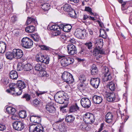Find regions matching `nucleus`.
I'll use <instances>...</instances> for the list:
<instances>
[{"label":"nucleus","instance_id":"nucleus-48","mask_svg":"<svg viewBox=\"0 0 132 132\" xmlns=\"http://www.w3.org/2000/svg\"><path fill=\"white\" fill-rule=\"evenodd\" d=\"M85 11L89 12L91 15L94 14V13L92 12V9L89 7H85Z\"/></svg>","mask_w":132,"mask_h":132},{"label":"nucleus","instance_id":"nucleus-33","mask_svg":"<svg viewBox=\"0 0 132 132\" xmlns=\"http://www.w3.org/2000/svg\"><path fill=\"white\" fill-rule=\"evenodd\" d=\"M41 8L44 11H47L50 8V5L47 3L42 4Z\"/></svg>","mask_w":132,"mask_h":132},{"label":"nucleus","instance_id":"nucleus-17","mask_svg":"<svg viewBox=\"0 0 132 132\" xmlns=\"http://www.w3.org/2000/svg\"><path fill=\"white\" fill-rule=\"evenodd\" d=\"M100 82V79L98 78H91L90 80L91 85L93 87L96 88H97L98 87Z\"/></svg>","mask_w":132,"mask_h":132},{"label":"nucleus","instance_id":"nucleus-3","mask_svg":"<svg viewBox=\"0 0 132 132\" xmlns=\"http://www.w3.org/2000/svg\"><path fill=\"white\" fill-rule=\"evenodd\" d=\"M21 45L25 48H30L33 45L32 40L27 37H24L21 40Z\"/></svg>","mask_w":132,"mask_h":132},{"label":"nucleus","instance_id":"nucleus-6","mask_svg":"<svg viewBox=\"0 0 132 132\" xmlns=\"http://www.w3.org/2000/svg\"><path fill=\"white\" fill-rule=\"evenodd\" d=\"M62 78L64 81L68 84H71L74 81L73 76L70 73L64 72L62 76Z\"/></svg>","mask_w":132,"mask_h":132},{"label":"nucleus","instance_id":"nucleus-41","mask_svg":"<svg viewBox=\"0 0 132 132\" xmlns=\"http://www.w3.org/2000/svg\"><path fill=\"white\" fill-rule=\"evenodd\" d=\"M22 98H24L27 101H29L31 99L30 95L28 94L25 93L21 97Z\"/></svg>","mask_w":132,"mask_h":132},{"label":"nucleus","instance_id":"nucleus-25","mask_svg":"<svg viewBox=\"0 0 132 132\" xmlns=\"http://www.w3.org/2000/svg\"><path fill=\"white\" fill-rule=\"evenodd\" d=\"M24 69L25 71L31 72L33 70V67L30 64L27 63L24 65Z\"/></svg>","mask_w":132,"mask_h":132},{"label":"nucleus","instance_id":"nucleus-35","mask_svg":"<svg viewBox=\"0 0 132 132\" xmlns=\"http://www.w3.org/2000/svg\"><path fill=\"white\" fill-rule=\"evenodd\" d=\"M50 29L51 30H53L54 31H59L61 30L60 26H59L57 25H52L50 28Z\"/></svg>","mask_w":132,"mask_h":132},{"label":"nucleus","instance_id":"nucleus-5","mask_svg":"<svg viewBox=\"0 0 132 132\" xmlns=\"http://www.w3.org/2000/svg\"><path fill=\"white\" fill-rule=\"evenodd\" d=\"M83 121L86 123L91 124L95 121V118L93 114L89 113H86L83 116Z\"/></svg>","mask_w":132,"mask_h":132},{"label":"nucleus","instance_id":"nucleus-11","mask_svg":"<svg viewBox=\"0 0 132 132\" xmlns=\"http://www.w3.org/2000/svg\"><path fill=\"white\" fill-rule=\"evenodd\" d=\"M104 96L106 98L107 100L109 102L114 101L115 99V95L113 93H109L105 91Z\"/></svg>","mask_w":132,"mask_h":132},{"label":"nucleus","instance_id":"nucleus-2","mask_svg":"<svg viewBox=\"0 0 132 132\" xmlns=\"http://www.w3.org/2000/svg\"><path fill=\"white\" fill-rule=\"evenodd\" d=\"M64 92L60 91L57 92L55 95L54 98L55 101L60 104L66 103L68 100V98H66L64 95Z\"/></svg>","mask_w":132,"mask_h":132},{"label":"nucleus","instance_id":"nucleus-24","mask_svg":"<svg viewBox=\"0 0 132 132\" xmlns=\"http://www.w3.org/2000/svg\"><path fill=\"white\" fill-rule=\"evenodd\" d=\"M10 77L13 79H16L18 77V75L17 72L15 70L11 71L10 72Z\"/></svg>","mask_w":132,"mask_h":132},{"label":"nucleus","instance_id":"nucleus-8","mask_svg":"<svg viewBox=\"0 0 132 132\" xmlns=\"http://www.w3.org/2000/svg\"><path fill=\"white\" fill-rule=\"evenodd\" d=\"M80 104L82 106L83 108L88 109L91 106V102L88 98L84 97L81 99Z\"/></svg>","mask_w":132,"mask_h":132},{"label":"nucleus","instance_id":"nucleus-45","mask_svg":"<svg viewBox=\"0 0 132 132\" xmlns=\"http://www.w3.org/2000/svg\"><path fill=\"white\" fill-rule=\"evenodd\" d=\"M39 47L43 50H45L46 51L51 50V48L50 47L46 45H40L39 46Z\"/></svg>","mask_w":132,"mask_h":132},{"label":"nucleus","instance_id":"nucleus-22","mask_svg":"<svg viewBox=\"0 0 132 132\" xmlns=\"http://www.w3.org/2000/svg\"><path fill=\"white\" fill-rule=\"evenodd\" d=\"M45 68V67L44 64H37L35 65L34 69L37 71H43Z\"/></svg>","mask_w":132,"mask_h":132},{"label":"nucleus","instance_id":"nucleus-30","mask_svg":"<svg viewBox=\"0 0 132 132\" xmlns=\"http://www.w3.org/2000/svg\"><path fill=\"white\" fill-rule=\"evenodd\" d=\"M44 55L42 53L37 54L36 56V60L37 62L42 63V60L44 58Z\"/></svg>","mask_w":132,"mask_h":132},{"label":"nucleus","instance_id":"nucleus-60","mask_svg":"<svg viewBox=\"0 0 132 132\" xmlns=\"http://www.w3.org/2000/svg\"><path fill=\"white\" fill-rule=\"evenodd\" d=\"M33 103L34 105H37L39 104V101L36 99L33 101Z\"/></svg>","mask_w":132,"mask_h":132},{"label":"nucleus","instance_id":"nucleus-9","mask_svg":"<svg viewBox=\"0 0 132 132\" xmlns=\"http://www.w3.org/2000/svg\"><path fill=\"white\" fill-rule=\"evenodd\" d=\"M75 117L72 115H69L65 117V121L69 125L75 126L76 124L74 121Z\"/></svg>","mask_w":132,"mask_h":132},{"label":"nucleus","instance_id":"nucleus-51","mask_svg":"<svg viewBox=\"0 0 132 132\" xmlns=\"http://www.w3.org/2000/svg\"><path fill=\"white\" fill-rule=\"evenodd\" d=\"M17 69L18 70L20 71L23 69L22 65L21 62H19L18 63L17 67Z\"/></svg>","mask_w":132,"mask_h":132},{"label":"nucleus","instance_id":"nucleus-42","mask_svg":"<svg viewBox=\"0 0 132 132\" xmlns=\"http://www.w3.org/2000/svg\"><path fill=\"white\" fill-rule=\"evenodd\" d=\"M121 4V10L124 11L126 10V8L125 7V6L127 3V2H123V0H117Z\"/></svg>","mask_w":132,"mask_h":132},{"label":"nucleus","instance_id":"nucleus-44","mask_svg":"<svg viewBox=\"0 0 132 132\" xmlns=\"http://www.w3.org/2000/svg\"><path fill=\"white\" fill-rule=\"evenodd\" d=\"M69 12V15L70 17L74 18H76V13L75 11L73 9H72V11H71Z\"/></svg>","mask_w":132,"mask_h":132},{"label":"nucleus","instance_id":"nucleus-49","mask_svg":"<svg viewBox=\"0 0 132 132\" xmlns=\"http://www.w3.org/2000/svg\"><path fill=\"white\" fill-rule=\"evenodd\" d=\"M85 45L86 46V47H87V48L89 50L92 48V43L90 42L85 43Z\"/></svg>","mask_w":132,"mask_h":132},{"label":"nucleus","instance_id":"nucleus-37","mask_svg":"<svg viewBox=\"0 0 132 132\" xmlns=\"http://www.w3.org/2000/svg\"><path fill=\"white\" fill-rule=\"evenodd\" d=\"M19 115V117L21 118H24L27 116L26 112L24 110L20 112Z\"/></svg>","mask_w":132,"mask_h":132},{"label":"nucleus","instance_id":"nucleus-57","mask_svg":"<svg viewBox=\"0 0 132 132\" xmlns=\"http://www.w3.org/2000/svg\"><path fill=\"white\" fill-rule=\"evenodd\" d=\"M6 129V127L5 125L0 124V131H3Z\"/></svg>","mask_w":132,"mask_h":132},{"label":"nucleus","instance_id":"nucleus-12","mask_svg":"<svg viewBox=\"0 0 132 132\" xmlns=\"http://www.w3.org/2000/svg\"><path fill=\"white\" fill-rule=\"evenodd\" d=\"M13 53L14 55L15 59H16L21 58L23 55L22 51L19 49L14 48L13 49Z\"/></svg>","mask_w":132,"mask_h":132},{"label":"nucleus","instance_id":"nucleus-52","mask_svg":"<svg viewBox=\"0 0 132 132\" xmlns=\"http://www.w3.org/2000/svg\"><path fill=\"white\" fill-rule=\"evenodd\" d=\"M59 37L60 39L62 40H67L66 36L64 34L61 33Z\"/></svg>","mask_w":132,"mask_h":132},{"label":"nucleus","instance_id":"nucleus-10","mask_svg":"<svg viewBox=\"0 0 132 132\" xmlns=\"http://www.w3.org/2000/svg\"><path fill=\"white\" fill-rule=\"evenodd\" d=\"M85 29L81 30L78 29L76 30L74 33V35L76 37L79 39H84L86 34Z\"/></svg>","mask_w":132,"mask_h":132},{"label":"nucleus","instance_id":"nucleus-36","mask_svg":"<svg viewBox=\"0 0 132 132\" xmlns=\"http://www.w3.org/2000/svg\"><path fill=\"white\" fill-rule=\"evenodd\" d=\"M44 58L42 60V63H43L46 64H48L49 63L50 58L47 55H44Z\"/></svg>","mask_w":132,"mask_h":132},{"label":"nucleus","instance_id":"nucleus-14","mask_svg":"<svg viewBox=\"0 0 132 132\" xmlns=\"http://www.w3.org/2000/svg\"><path fill=\"white\" fill-rule=\"evenodd\" d=\"M46 109L49 113H55L56 109L53 103L51 102L48 103L46 105Z\"/></svg>","mask_w":132,"mask_h":132},{"label":"nucleus","instance_id":"nucleus-27","mask_svg":"<svg viewBox=\"0 0 132 132\" xmlns=\"http://www.w3.org/2000/svg\"><path fill=\"white\" fill-rule=\"evenodd\" d=\"M6 112L8 113L14 114L16 112L15 109L11 107H8L6 108Z\"/></svg>","mask_w":132,"mask_h":132},{"label":"nucleus","instance_id":"nucleus-31","mask_svg":"<svg viewBox=\"0 0 132 132\" xmlns=\"http://www.w3.org/2000/svg\"><path fill=\"white\" fill-rule=\"evenodd\" d=\"M35 29V27L33 26H30L26 27L25 29V31L28 33L32 32L34 31Z\"/></svg>","mask_w":132,"mask_h":132},{"label":"nucleus","instance_id":"nucleus-23","mask_svg":"<svg viewBox=\"0 0 132 132\" xmlns=\"http://www.w3.org/2000/svg\"><path fill=\"white\" fill-rule=\"evenodd\" d=\"M6 47L5 42L1 41L0 42V53H3L5 52Z\"/></svg>","mask_w":132,"mask_h":132},{"label":"nucleus","instance_id":"nucleus-47","mask_svg":"<svg viewBox=\"0 0 132 132\" xmlns=\"http://www.w3.org/2000/svg\"><path fill=\"white\" fill-rule=\"evenodd\" d=\"M68 65L72 64L74 61V60L73 59L69 57L65 58Z\"/></svg>","mask_w":132,"mask_h":132},{"label":"nucleus","instance_id":"nucleus-16","mask_svg":"<svg viewBox=\"0 0 132 132\" xmlns=\"http://www.w3.org/2000/svg\"><path fill=\"white\" fill-rule=\"evenodd\" d=\"M70 112L77 113L79 111V108L76 103L73 104L70 106L69 109Z\"/></svg>","mask_w":132,"mask_h":132},{"label":"nucleus","instance_id":"nucleus-19","mask_svg":"<svg viewBox=\"0 0 132 132\" xmlns=\"http://www.w3.org/2000/svg\"><path fill=\"white\" fill-rule=\"evenodd\" d=\"M92 99L93 102L96 104H100L103 100V98L101 96L97 95L94 96L92 97Z\"/></svg>","mask_w":132,"mask_h":132},{"label":"nucleus","instance_id":"nucleus-56","mask_svg":"<svg viewBox=\"0 0 132 132\" xmlns=\"http://www.w3.org/2000/svg\"><path fill=\"white\" fill-rule=\"evenodd\" d=\"M22 92V90L21 89H18L17 90L16 89V91L14 92V93L13 95L16 93L17 95H19L21 94Z\"/></svg>","mask_w":132,"mask_h":132},{"label":"nucleus","instance_id":"nucleus-4","mask_svg":"<svg viewBox=\"0 0 132 132\" xmlns=\"http://www.w3.org/2000/svg\"><path fill=\"white\" fill-rule=\"evenodd\" d=\"M102 71L103 74L104 79L105 81H110L112 79L113 75L110 70L105 67L103 68Z\"/></svg>","mask_w":132,"mask_h":132},{"label":"nucleus","instance_id":"nucleus-7","mask_svg":"<svg viewBox=\"0 0 132 132\" xmlns=\"http://www.w3.org/2000/svg\"><path fill=\"white\" fill-rule=\"evenodd\" d=\"M13 128L17 130L20 131L22 130L24 127V124L22 122L18 121L13 123Z\"/></svg>","mask_w":132,"mask_h":132},{"label":"nucleus","instance_id":"nucleus-15","mask_svg":"<svg viewBox=\"0 0 132 132\" xmlns=\"http://www.w3.org/2000/svg\"><path fill=\"white\" fill-rule=\"evenodd\" d=\"M68 52L70 55L75 54L77 53V49L76 46L73 44H69L67 47Z\"/></svg>","mask_w":132,"mask_h":132},{"label":"nucleus","instance_id":"nucleus-21","mask_svg":"<svg viewBox=\"0 0 132 132\" xmlns=\"http://www.w3.org/2000/svg\"><path fill=\"white\" fill-rule=\"evenodd\" d=\"M113 118L112 113L111 112H108L105 115V121L106 122L109 123L112 121Z\"/></svg>","mask_w":132,"mask_h":132},{"label":"nucleus","instance_id":"nucleus-20","mask_svg":"<svg viewBox=\"0 0 132 132\" xmlns=\"http://www.w3.org/2000/svg\"><path fill=\"white\" fill-rule=\"evenodd\" d=\"M30 120L31 122L35 123L38 124L40 123L41 118L40 116L37 115L34 117L30 118Z\"/></svg>","mask_w":132,"mask_h":132},{"label":"nucleus","instance_id":"nucleus-64","mask_svg":"<svg viewBox=\"0 0 132 132\" xmlns=\"http://www.w3.org/2000/svg\"><path fill=\"white\" fill-rule=\"evenodd\" d=\"M104 124L103 123H101L100 127V128L99 129L98 131L97 132H101L103 129V128L104 127Z\"/></svg>","mask_w":132,"mask_h":132},{"label":"nucleus","instance_id":"nucleus-59","mask_svg":"<svg viewBox=\"0 0 132 132\" xmlns=\"http://www.w3.org/2000/svg\"><path fill=\"white\" fill-rule=\"evenodd\" d=\"M31 23H32V20H31V17H28L27 18V19L26 22V24L28 25Z\"/></svg>","mask_w":132,"mask_h":132},{"label":"nucleus","instance_id":"nucleus-58","mask_svg":"<svg viewBox=\"0 0 132 132\" xmlns=\"http://www.w3.org/2000/svg\"><path fill=\"white\" fill-rule=\"evenodd\" d=\"M97 45L95 47L97 48V49H98L102 50V48L103 47V45H101V43H97Z\"/></svg>","mask_w":132,"mask_h":132},{"label":"nucleus","instance_id":"nucleus-39","mask_svg":"<svg viewBox=\"0 0 132 132\" xmlns=\"http://www.w3.org/2000/svg\"><path fill=\"white\" fill-rule=\"evenodd\" d=\"M35 132H44L43 127L40 124H38Z\"/></svg>","mask_w":132,"mask_h":132},{"label":"nucleus","instance_id":"nucleus-1","mask_svg":"<svg viewBox=\"0 0 132 132\" xmlns=\"http://www.w3.org/2000/svg\"><path fill=\"white\" fill-rule=\"evenodd\" d=\"M14 84L12 83L10 85L9 87L10 89H7L6 90V92L11 94L13 95L14 93V92L16 89L17 90L18 89H22L25 88L27 86L26 82L21 80H19L17 81L16 83L18 87H16V86L14 85Z\"/></svg>","mask_w":132,"mask_h":132},{"label":"nucleus","instance_id":"nucleus-13","mask_svg":"<svg viewBox=\"0 0 132 132\" xmlns=\"http://www.w3.org/2000/svg\"><path fill=\"white\" fill-rule=\"evenodd\" d=\"M104 54V52L103 50H100L96 48L94 49L93 52V55L96 57V59L98 60L102 57V54Z\"/></svg>","mask_w":132,"mask_h":132},{"label":"nucleus","instance_id":"nucleus-34","mask_svg":"<svg viewBox=\"0 0 132 132\" xmlns=\"http://www.w3.org/2000/svg\"><path fill=\"white\" fill-rule=\"evenodd\" d=\"M100 37L104 38H107V35L105 30L100 29Z\"/></svg>","mask_w":132,"mask_h":132},{"label":"nucleus","instance_id":"nucleus-26","mask_svg":"<svg viewBox=\"0 0 132 132\" xmlns=\"http://www.w3.org/2000/svg\"><path fill=\"white\" fill-rule=\"evenodd\" d=\"M6 58L8 60H11L13 59H15L14 55L13 53V50L12 52H8L5 54Z\"/></svg>","mask_w":132,"mask_h":132},{"label":"nucleus","instance_id":"nucleus-40","mask_svg":"<svg viewBox=\"0 0 132 132\" xmlns=\"http://www.w3.org/2000/svg\"><path fill=\"white\" fill-rule=\"evenodd\" d=\"M79 79L81 83H84L86 80L85 76L84 75H81L79 77Z\"/></svg>","mask_w":132,"mask_h":132},{"label":"nucleus","instance_id":"nucleus-63","mask_svg":"<svg viewBox=\"0 0 132 132\" xmlns=\"http://www.w3.org/2000/svg\"><path fill=\"white\" fill-rule=\"evenodd\" d=\"M42 76L43 77H47L49 76V75L46 73V71H44L43 72V73L42 74Z\"/></svg>","mask_w":132,"mask_h":132},{"label":"nucleus","instance_id":"nucleus-46","mask_svg":"<svg viewBox=\"0 0 132 132\" xmlns=\"http://www.w3.org/2000/svg\"><path fill=\"white\" fill-rule=\"evenodd\" d=\"M66 60L65 58L62 59L61 62V65L63 67H66L68 65Z\"/></svg>","mask_w":132,"mask_h":132},{"label":"nucleus","instance_id":"nucleus-18","mask_svg":"<svg viewBox=\"0 0 132 132\" xmlns=\"http://www.w3.org/2000/svg\"><path fill=\"white\" fill-rule=\"evenodd\" d=\"M61 28L64 31L66 32H69L72 28V26L69 24H62L60 25Z\"/></svg>","mask_w":132,"mask_h":132},{"label":"nucleus","instance_id":"nucleus-29","mask_svg":"<svg viewBox=\"0 0 132 132\" xmlns=\"http://www.w3.org/2000/svg\"><path fill=\"white\" fill-rule=\"evenodd\" d=\"M98 72V69L95 65L93 64L91 70V74L93 75H95L97 74Z\"/></svg>","mask_w":132,"mask_h":132},{"label":"nucleus","instance_id":"nucleus-62","mask_svg":"<svg viewBox=\"0 0 132 132\" xmlns=\"http://www.w3.org/2000/svg\"><path fill=\"white\" fill-rule=\"evenodd\" d=\"M85 50L83 48H81L79 52V53L81 54H83L85 53Z\"/></svg>","mask_w":132,"mask_h":132},{"label":"nucleus","instance_id":"nucleus-53","mask_svg":"<svg viewBox=\"0 0 132 132\" xmlns=\"http://www.w3.org/2000/svg\"><path fill=\"white\" fill-rule=\"evenodd\" d=\"M31 8H29L28 6L27 7L26 9V12L28 14L32 13L33 10Z\"/></svg>","mask_w":132,"mask_h":132},{"label":"nucleus","instance_id":"nucleus-38","mask_svg":"<svg viewBox=\"0 0 132 132\" xmlns=\"http://www.w3.org/2000/svg\"><path fill=\"white\" fill-rule=\"evenodd\" d=\"M108 86L110 90L112 91L114 90L115 88V85L113 82H110L109 83Z\"/></svg>","mask_w":132,"mask_h":132},{"label":"nucleus","instance_id":"nucleus-54","mask_svg":"<svg viewBox=\"0 0 132 132\" xmlns=\"http://www.w3.org/2000/svg\"><path fill=\"white\" fill-rule=\"evenodd\" d=\"M12 115L11 117V118L12 120H19V117H18V115L14 114Z\"/></svg>","mask_w":132,"mask_h":132},{"label":"nucleus","instance_id":"nucleus-61","mask_svg":"<svg viewBox=\"0 0 132 132\" xmlns=\"http://www.w3.org/2000/svg\"><path fill=\"white\" fill-rule=\"evenodd\" d=\"M85 123L83 122H81V123L80 127L83 129H84L86 128V124Z\"/></svg>","mask_w":132,"mask_h":132},{"label":"nucleus","instance_id":"nucleus-55","mask_svg":"<svg viewBox=\"0 0 132 132\" xmlns=\"http://www.w3.org/2000/svg\"><path fill=\"white\" fill-rule=\"evenodd\" d=\"M56 55L57 56L58 58L59 59H61L65 57V55L64 54H62L59 53L57 54Z\"/></svg>","mask_w":132,"mask_h":132},{"label":"nucleus","instance_id":"nucleus-32","mask_svg":"<svg viewBox=\"0 0 132 132\" xmlns=\"http://www.w3.org/2000/svg\"><path fill=\"white\" fill-rule=\"evenodd\" d=\"M38 125L37 124H32L29 127V130L30 132H35Z\"/></svg>","mask_w":132,"mask_h":132},{"label":"nucleus","instance_id":"nucleus-43","mask_svg":"<svg viewBox=\"0 0 132 132\" xmlns=\"http://www.w3.org/2000/svg\"><path fill=\"white\" fill-rule=\"evenodd\" d=\"M32 36L35 41L37 42L39 41L40 37L37 33H35L34 34H33Z\"/></svg>","mask_w":132,"mask_h":132},{"label":"nucleus","instance_id":"nucleus-28","mask_svg":"<svg viewBox=\"0 0 132 132\" xmlns=\"http://www.w3.org/2000/svg\"><path fill=\"white\" fill-rule=\"evenodd\" d=\"M63 10L65 11L69 12L72 11L73 9L70 4H64L63 6Z\"/></svg>","mask_w":132,"mask_h":132},{"label":"nucleus","instance_id":"nucleus-50","mask_svg":"<svg viewBox=\"0 0 132 132\" xmlns=\"http://www.w3.org/2000/svg\"><path fill=\"white\" fill-rule=\"evenodd\" d=\"M27 7L28 6L29 8H33L35 6V3L34 2H28L27 4Z\"/></svg>","mask_w":132,"mask_h":132}]
</instances>
